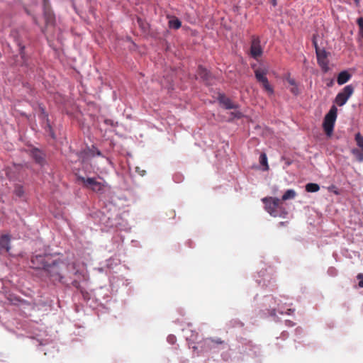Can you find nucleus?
I'll list each match as a JSON object with an SVG mask.
<instances>
[{"label":"nucleus","instance_id":"f257e3e1","mask_svg":"<svg viewBox=\"0 0 363 363\" xmlns=\"http://www.w3.org/2000/svg\"><path fill=\"white\" fill-rule=\"evenodd\" d=\"M31 267L43 269L52 282L64 283V279L70 264L55 255L38 254L31 257Z\"/></svg>","mask_w":363,"mask_h":363},{"label":"nucleus","instance_id":"f03ea898","mask_svg":"<svg viewBox=\"0 0 363 363\" xmlns=\"http://www.w3.org/2000/svg\"><path fill=\"white\" fill-rule=\"evenodd\" d=\"M265 210L273 217H284L286 214L282 206L281 201L278 198L265 197L262 199Z\"/></svg>","mask_w":363,"mask_h":363},{"label":"nucleus","instance_id":"7ed1b4c3","mask_svg":"<svg viewBox=\"0 0 363 363\" xmlns=\"http://www.w3.org/2000/svg\"><path fill=\"white\" fill-rule=\"evenodd\" d=\"M254 69L255 77L257 81L262 85L263 89L269 94L272 95L274 94V88L269 84V82L267 77L268 69L264 67H257L255 65H252Z\"/></svg>","mask_w":363,"mask_h":363},{"label":"nucleus","instance_id":"20e7f679","mask_svg":"<svg viewBox=\"0 0 363 363\" xmlns=\"http://www.w3.org/2000/svg\"><path fill=\"white\" fill-rule=\"evenodd\" d=\"M337 108L333 106L325 115L323 121V128L327 135H331L337 118Z\"/></svg>","mask_w":363,"mask_h":363},{"label":"nucleus","instance_id":"39448f33","mask_svg":"<svg viewBox=\"0 0 363 363\" xmlns=\"http://www.w3.org/2000/svg\"><path fill=\"white\" fill-rule=\"evenodd\" d=\"M354 91V87L352 84L345 86L335 96V103L339 106H344Z\"/></svg>","mask_w":363,"mask_h":363},{"label":"nucleus","instance_id":"423d86ee","mask_svg":"<svg viewBox=\"0 0 363 363\" xmlns=\"http://www.w3.org/2000/svg\"><path fill=\"white\" fill-rule=\"evenodd\" d=\"M316 57L317 62L318 65L320 67L321 70L326 73L329 71V60L328 57L330 55V52L325 51V49H322V50H317Z\"/></svg>","mask_w":363,"mask_h":363},{"label":"nucleus","instance_id":"0eeeda50","mask_svg":"<svg viewBox=\"0 0 363 363\" xmlns=\"http://www.w3.org/2000/svg\"><path fill=\"white\" fill-rule=\"evenodd\" d=\"M24 152H26L40 165L45 164V154L39 149L31 147H28V149L24 147Z\"/></svg>","mask_w":363,"mask_h":363},{"label":"nucleus","instance_id":"6e6552de","mask_svg":"<svg viewBox=\"0 0 363 363\" xmlns=\"http://www.w3.org/2000/svg\"><path fill=\"white\" fill-rule=\"evenodd\" d=\"M79 179L84 183V186L90 188L92 191L96 192H102L104 191V185L97 182L94 178L79 177Z\"/></svg>","mask_w":363,"mask_h":363},{"label":"nucleus","instance_id":"1a4fd4ad","mask_svg":"<svg viewBox=\"0 0 363 363\" xmlns=\"http://www.w3.org/2000/svg\"><path fill=\"white\" fill-rule=\"evenodd\" d=\"M260 39L259 37L252 36L250 46L251 56L257 59L262 55L263 50L260 45Z\"/></svg>","mask_w":363,"mask_h":363},{"label":"nucleus","instance_id":"9d476101","mask_svg":"<svg viewBox=\"0 0 363 363\" xmlns=\"http://www.w3.org/2000/svg\"><path fill=\"white\" fill-rule=\"evenodd\" d=\"M44 17L48 26H52L55 23V15L50 8L48 0H43Z\"/></svg>","mask_w":363,"mask_h":363},{"label":"nucleus","instance_id":"9b49d317","mask_svg":"<svg viewBox=\"0 0 363 363\" xmlns=\"http://www.w3.org/2000/svg\"><path fill=\"white\" fill-rule=\"evenodd\" d=\"M218 101L226 109H235L238 106L234 104L229 98L226 97L224 94H220L218 96Z\"/></svg>","mask_w":363,"mask_h":363},{"label":"nucleus","instance_id":"f8f14e48","mask_svg":"<svg viewBox=\"0 0 363 363\" xmlns=\"http://www.w3.org/2000/svg\"><path fill=\"white\" fill-rule=\"evenodd\" d=\"M10 236L9 235H2L0 237V250H4L6 252H9L10 250Z\"/></svg>","mask_w":363,"mask_h":363},{"label":"nucleus","instance_id":"ddd939ff","mask_svg":"<svg viewBox=\"0 0 363 363\" xmlns=\"http://www.w3.org/2000/svg\"><path fill=\"white\" fill-rule=\"evenodd\" d=\"M352 75L347 72V71H342L339 73L337 78V82L339 85H342L347 82Z\"/></svg>","mask_w":363,"mask_h":363},{"label":"nucleus","instance_id":"4468645a","mask_svg":"<svg viewBox=\"0 0 363 363\" xmlns=\"http://www.w3.org/2000/svg\"><path fill=\"white\" fill-rule=\"evenodd\" d=\"M223 343V341L220 338H206L203 340V344L207 349H211L212 344L221 345Z\"/></svg>","mask_w":363,"mask_h":363},{"label":"nucleus","instance_id":"2eb2a0df","mask_svg":"<svg viewBox=\"0 0 363 363\" xmlns=\"http://www.w3.org/2000/svg\"><path fill=\"white\" fill-rule=\"evenodd\" d=\"M182 26L180 20L176 17H173L169 21V27L173 29H179Z\"/></svg>","mask_w":363,"mask_h":363},{"label":"nucleus","instance_id":"dca6fc26","mask_svg":"<svg viewBox=\"0 0 363 363\" xmlns=\"http://www.w3.org/2000/svg\"><path fill=\"white\" fill-rule=\"evenodd\" d=\"M198 74L200 76L201 78H202L203 80H208L209 79V73L207 71L206 69L203 68V67L200 66L199 67Z\"/></svg>","mask_w":363,"mask_h":363},{"label":"nucleus","instance_id":"f3484780","mask_svg":"<svg viewBox=\"0 0 363 363\" xmlns=\"http://www.w3.org/2000/svg\"><path fill=\"white\" fill-rule=\"evenodd\" d=\"M319 189V185L315 183H308L306 185V191L308 192H317Z\"/></svg>","mask_w":363,"mask_h":363},{"label":"nucleus","instance_id":"a211bd4d","mask_svg":"<svg viewBox=\"0 0 363 363\" xmlns=\"http://www.w3.org/2000/svg\"><path fill=\"white\" fill-rule=\"evenodd\" d=\"M296 191L293 189L287 190L282 196V201H286L288 199H294L296 196Z\"/></svg>","mask_w":363,"mask_h":363},{"label":"nucleus","instance_id":"6ab92c4d","mask_svg":"<svg viewBox=\"0 0 363 363\" xmlns=\"http://www.w3.org/2000/svg\"><path fill=\"white\" fill-rule=\"evenodd\" d=\"M352 155L356 157L358 162H363V152L358 149L354 148L352 150Z\"/></svg>","mask_w":363,"mask_h":363},{"label":"nucleus","instance_id":"aec40b11","mask_svg":"<svg viewBox=\"0 0 363 363\" xmlns=\"http://www.w3.org/2000/svg\"><path fill=\"white\" fill-rule=\"evenodd\" d=\"M355 141L358 147H360L363 152V136L359 133L355 135Z\"/></svg>","mask_w":363,"mask_h":363},{"label":"nucleus","instance_id":"412c9836","mask_svg":"<svg viewBox=\"0 0 363 363\" xmlns=\"http://www.w3.org/2000/svg\"><path fill=\"white\" fill-rule=\"evenodd\" d=\"M259 162L262 165L265 166V170H267L269 169V166L267 164V157L265 153H262L260 155Z\"/></svg>","mask_w":363,"mask_h":363},{"label":"nucleus","instance_id":"4be33fe9","mask_svg":"<svg viewBox=\"0 0 363 363\" xmlns=\"http://www.w3.org/2000/svg\"><path fill=\"white\" fill-rule=\"evenodd\" d=\"M357 24L359 28V34L363 38V18H359L357 19Z\"/></svg>","mask_w":363,"mask_h":363},{"label":"nucleus","instance_id":"5701e85b","mask_svg":"<svg viewBox=\"0 0 363 363\" xmlns=\"http://www.w3.org/2000/svg\"><path fill=\"white\" fill-rule=\"evenodd\" d=\"M290 91L295 96H297L300 94V90L298 87V85H295L294 86H292L290 89Z\"/></svg>","mask_w":363,"mask_h":363},{"label":"nucleus","instance_id":"b1692460","mask_svg":"<svg viewBox=\"0 0 363 363\" xmlns=\"http://www.w3.org/2000/svg\"><path fill=\"white\" fill-rule=\"evenodd\" d=\"M15 193L19 197H21L23 195V189L20 185L16 186Z\"/></svg>","mask_w":363,"mask_h":363},{"label":"nucleus","instance_id":"393cba45","mask_svg":"<svg viewBox=\"0 0 363 363\" xmlns=\"http://www.w3.org/2000/svg\"><path fill=\"white\" fill-rule=\"evenodd\" d=\"M286 81L289 84V85H291V86H294L297 84L295 79L290 77L289 74L286 77Z\"/></svg>","mask_w":363,"mask_h":363},{"label":"nucleus","instance_id":"a878e982","mask_svg":"<svg viewBox=\"0 0 363 363\" xmlns=\"http://www.w3.org/2000/svg\"><path fill=\"white\" fill-rule=\"evenodd\" d=\"M312 42H313V46L315 48V53H317V50H322V49H320L319 48V46L318 45L317 40H316V38H315V35H313V37Z\"/></svg>","mask_w":363,"mask_h":363},{"label":"nucleus","instance_id":"bb28decb","mask_svg":"<svg viewBox=\"0 0 363 363\" xmlns=\"http://www.w3.org/2000/svg\"><path fill=\"white\" fill-rule=\"evenodd\" d=\"M72 284L74 287L77 289L78 290H80V291L83 294V290L81 289L80 284L78 281L74 280L72 282Z\"/></svg>","mask_w":363,"mask_h":363},{"label":"nucleus","instance_id":"cd10ccee","mask_svg":"<svg viewBox=\"0 0 363 363\" xmlns=\"http://www.w3.org/2000/svg\"><path fill=\"white\" fill-rule=\"evenodd\" d=\"M357 279H359V286L361 287V288H363V274H359L357 275Z\"/></svg>","mask_w":363,"mask_h":363},{"label":"nucleus","instance_id":"c85d7f7f","mask_svg":"<svg viewBox=\"0 0 363 363\" xmlns=\"http://www.w3.org/2000/svg\"><path fill=\"white\" fill-rule=\"evenodd\" d=\"M231 115H233L235 118H240L242 116V113L240 111L232 112Z\"/></svg>","mask_w":363,"mask_h":363},{"label":"nucleus","instance_id":"c756f323","mask_svg":"<svg viewBox=\"0 0 363 363\" xmlns=\"http://www.w3.org/2000/svg\"><path fill=\"white\" fill-rule=\"evenodd\" d=\"M140 168L139 167H136V171L141 175V176H143L145 173V170H139Z\"/></svg>","mask_w":363,"mask_h":363},{"label":"nucleus","instance_id":"7c9ffc66","mask_svg":"<svg viewBox=\"0 0 363 363\" xmlns=\"http://www.w3.org/2000/svg\"><path fill=\"white\" fill-rule=\"evenodd\" d=\"M105 123L106 124H109V125L113 126V122L111 120L106 119V120H105Z\"/></svg>","mask_w":363,"mask_h":363},{"label":"nucleus","instance_id":"2f4dec72","mask_svg":"<svg viewBox=\"0 0 363 363\" xmlns=\"http://www.w3.org/2000/svg\"><path fill=\"white\" fill-rule=\"evenodd\" d=\"M96 155H98V156H101L102 155L101 151L99 150H96Z\"/></svg>","mask_w":363,"mask_h":363},{"label":"nucleus","instance_id":"473e14b6","mask_svg":"<svg viewBox=\"0 0 363 363\" xmlns=\"http://www.w3.org/2000/svg\"><path fill=\"white\" fill-rule=\"evenodd\" d=\"M354 2L355 3L357 6H359V0H354Z\"/></svg>","mask_w":363,"mask_h":363},{"label":"nucleus","instance_id":"72a5a7b5","mask_svg":"<svg viewBox=\"0 0 363 363\" xmlns=\"http://www.w3.org/2000/svg\"><path fill=\"white\" fill-rule=\"evenodd\" d=\"M19 52H20V54L22 53V52H23V47H21V46L19 47Z\"/></svg>","mask_w":363,"mask_h":363},{"label":"nucleus","instance_id":"f704fd0d","mask_svg":"<svg viewBox=\"0 0 363 363\" xmlns=\"http://www.w3.org/2000/svg\"><path fill=\"white\" fill-rule=\"evenodd\" d=\"M47 126H48V128H49V130H51V126H50L49 124H48V125H47Z\"/></svg>","mask_w":363,"mask_h":363},{"label":"nucleus","instance_id":"c9c22d12","mask_svg":"<svg viewBox=\"0 0 363 363\" xmlns=\"http://www.w3.org/2000/svg\"><path fill=\"white\" fill-rule=\"evenodd\" d=\"M274 1V4H276V0H272Z\"/></svg>","mask_w":363,"mask_h":363}]
</instances>
